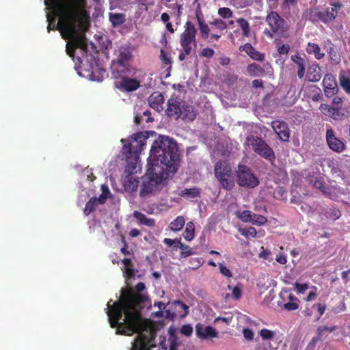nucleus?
Here are the masks:
<instances>
[{
	"mask_svg": "<svg viewBox=\"0 0 350 350\" xmlns=\"http://www.w3.org/2000/svg\"><path fill=\"white\" fill-rule=\"evenodd\" d=\"M189 268L191 269H197L202 265L203 260L202 258H191L189 260Z\"/></svg>",
	"mask_w": 350,
	"mask_h": 350,
	"instance_id": "obj_47",
	"label": "nucleus"
},
{
	"mask_svg": "<svg viewBox=\"0 0 350 350\" xmlns=\"http://www.w3.org/2000/svg\"><path fill=\"white\" fill-rule=\"evenodd\" d=\"M85 0H56L54 6L60 20L57 28L64 39H70L75 49L88 50L84 34H77V29L85 31L90 25V16L83 8Z\"/></svg>",
	"mask_w": 350,
	"mask_h": 350,
	"instance_id": "obj_3",
	"label": "nucleus"
},
{
	"mask_svg": "<svg viewBox=\"0 0 350 350\" xmlns=\"http://www.w3.org/2000/svg\"><path fill=\"white\" fill-rule=\"evenodd\" d=\"M185 224V219L183 216H178L170 224V228L174 232L180 231L183 229Z\"/></svg>",
	"mask_w": 350,
	"mask_h": 350,
	"instance_id": "obj_34",
	"label": "nucleus"
},
{
	"mask_svg": "<svg viewBox=\"0 0 350 350\" xmlns=\"http://www.w3.org/2000/svg\"><path fill=\"white\" fill-rule=\"evenodd\" d=\"M265 21L270 27V30L264 31V33L268 37L272 38L275 35L280 38H287L289 36V25L277 12L271 11L267 15Z\"/></svg>",
	"mask_w": 350,
	"mask_h": 350,
	"instance_id": "obj_4",
	"label": "nucleus"
},
{
	"mask_svg": "<svg viewBox=\"0 0 350 350\" xmlns=\"http://www.w3.org/2000/svg\"><path fill=\"white\" fill-rule=\"evenodd\" d=\"M145 288L144 283L139 282L135 286L137 293L122 289L119 300L111 304V299L107 304L109 321L112 328H116V334H138L131 350H146L155 337L154 325L150 320L144 319L140 312L144 299L139 293Z\"/></svg>",
	"mask_w": 350,
	"mask_h": 350,
	"instance_id": "obj_1",
	"label": "nucleus"
},
{
	"mask_svg": "<svg viewBox=\"0 0 350 350\" xmlns=\"http://www.w3.org/2000/svg\"><path fill=\"white\" fill-rule=\"evenodd\" d=\"M237 23L242 30V34L245 37H249L250 35V26L247 20L240 18L237 20Z\"/></svg>",
	"mask_w": 350,
	"mask_h": 350,
	"instance_id": "obj_36",
	"label": "nucleus"
},
{
	"mask_svg": "<svg viewBox=\"0 0 350 350\" xmlns=\"http://www.w3.org/2000/svg\"><path fill=\"white\" fill-rule=\"evenodd\" d=\"M291 60L297 66V76L299 79H302L306 72V60L298 53L292 55Z\"/></svg>",
	"mask_w": 350,
	"mask_h": 350,
	"instance_id": "obj_21",
	"label": "nucleus"
},
{
	"mask_svg": "<svg viewBox=\"0 0 350 350\" xmlns=\"http://www.w3.org/2000/svg\"><path fill=\"white\" fill-rule=\"evenodd\" d=\"M164 100V97L160 92H153L148 98L150 107L159 112L163 109Z\"/></svg>",
	"mask_w": 350,
	"mask_h": 350,
	"instance_id": "obj_18",
	"label": "nucleus"
},
{
	"mask_svg": "<svg viewBox=\"0 0 350 350\" xmlns=\"http://www.w3.org/2000/svg\"><path fill=\"white\" fill-rule=\"evenodd\" d=\"M321 111L334 120H342L347 116L340 107H331L327 104H322L320 106Z\"/></svg>",
	"mask_w": 350,
	"mask_h": 350,
	"instance_id": "obj_16",
	"label": "nucleus"
},
{
	"mask_svg": "<svg viewBox=\"0 0 350 350\" xmlns=\"http://www.w3.org/2000/svg\"><path fill=\"white\" fill-rule=\"evenodd\" d=\"M246 69L248 74L252 77H259L265 73V69L256 63L248 64Z\"/></svg>",
	"mask_w": 350,
	"mask_h": 350,
	"instance_id": "obj_29",
	"label": "nucleus"
},
{
	"mask_svg": "<svg viewBox=\"0 0 350 350\" xmlns=\"http://www.w3.org/2000/svg\"><path fill=\"white\" fill-rule=\"evenodd\" d=\"M194 224L192 221H189L186 225V228L184 232L183 233V236L186 241H191L194 238Z\"/></svg>",
	"mask_w": 350,
	"mask_h": 350,
	"instance_id": "obj_35",
	"label": "nucleus"
},
{
	"mask_svg": "<svg viewBox=\"0 0 350 350\" xmlns=\"http://www.w3.org/2000/svg\"><path fill=\"white\" fill-rule=\"evenodd\" d=\"M138 183L139 181L133 178V177L128 176L127 182L125 184V186L129 190L133 192L137 190Z\"/></svg>",
	"mask_w": 350,
	"mask_h": 350,
	"instance_id": "obj_45",
	"label": "nucleus"
},
{
	"mask_svg": "<svg viewBox=\"0 0 350 350\" xmlns=\"http://www.w3.org/2000/svg\"><path fill=\"white\" fill-rule=\"evenodd\" d=\"M170 336L169 338L170 342V349L169 350H177L178 342H177V337L174 333V331H172V327L170 329Z\"/></svg>",
	"mask_w": 350,
	"mask_h": 350,
	"instance_id": "obj_46",
	"label": "nucleus"
},
{
	"mask_svg": "<svg viewBox=\"0 0 350 350\" xmlns=\"http://www.w3.org/2000/svg\"><path fill=\"white\" fill-rule=\"evenodd\" d=\"M174 308L179 312V316L182 318L185 317L189 313V306L180 300H176L173 303Z\"/></svg>",
	"mask_w": 350,
	"mask_h": 350,
	"instance_id": "obj_32",
	"label": "nucleus"
},
{
	"mask_svg": "<svg viewBox=\"0 0 350 350\" xmlns=\"http://www.w3.org/2000/svg\"><path fill=\"white\" fill-rule=\"evenodd\" d=\"M271 127L280 140L284 142L289 141L290 130L286 122L274 120L271 122Z\"/></svg>",
	"mask_w": 350,
	"mask_h": 350,
	"instance_id": "obj_14",
	"label": "nucleus"
},
{
	"mask_svg": "<svg viewBox=\"0 0 350 350\" xmlns=\"http://www.w3.org/2000/svg\"><path fill=\"white\" fill-rule=\"evenodd\" d=\"M267 221V219L265 217L261 215L252 213V219L250 222L252 223L253 224L261 226L265 224Z\"/></svg>",
	"mask_w": 350,
	"mask_h": 350,
	"instance_id": "obj_43",
	"label": "nucleus"
},
{
	"mask_svg": "<svg viewBox=\"0 0 350 350\" xmlns=\"http://www.w3.org/2000/svg\"><path fill=\"white\" fill-rule=\"evenodd\" d=\"M179 153L176 142L167 136H160L152 145L146 173L148 181H143L139 195L151 193L155 185L165 180L178 170Z\"/></svg>",
	"mask_w": 350,
	"mask_h": 350,
	"instance_id": "obj_2",
	"label": "nucleus"
},
{
	"mask_svg": "<svg viewBox=\"0 0 350 350\" xmlns=\"http://www.w3.org/2000/svg\"><path fill=\"white\" fill-rule=\"evenodd\" d=\"M134 70L132 72L131 76L134 75ZM121 81L119 82L118 88L123 92H133L137 90L140 86V81L135 78H131L130 75L118 74Z\"/></svg>",
	"mask_w": 350,
	"mask_h": 350,
	"instance_id": "obj_12",
	"label": "nucleus"
},
{
	"mask_svg": "<svg viewBox=\"0 0 350 350\" xmlns=\"http://www.w3.org/2000/svg\"><path fill=\"white\" fill-rule=\"evenodd\" d=\"M295 286L297 291L299 293H304L305 291L308 288V285L307 284H299L296 282Z\"/></svg>",
	"mask_w": 350,
	"mask_h": 350,
	"instance_id": "obj_60",
	"label": "nucleus"
},
{
	"mask_svg": "<svg viewBox=\"0 0 350 350\" xmlns=\"http://www.w3.org/2000/svg\"><path fill=\"white\" fill-rule=\"evenodd\" d=\"M220 273L226 278H231L232 276V271L226 267L224 262H219L218 264Z\"/></svg>",
	"mask_w": 350,
	"mask_h": 350,
	"instance_id": "obj_52",
	"label": "nucleus"
},
{
	"mask_svg": "<svg viewBox=\"0 0 350 350\" xmlns=\"http://www.w3.org/2000/svg\"><path fill=\"white\" fill-rule=\"evenodd\" d=\"M214 54H215V51L213 49L206 47V48L203 49L200 51V56L211 58L214 55Z\"/></svg>",
	"mask_w": 350,
	"mask_h": 350,
	"instance_id": "obj_54",
	"label": "nucleus"
},
{
	"mask_svg": "<svg viewBox=\"0 0 350 350\" xmlns=\"http://www.w3.org/2000/svg\"><path fill=\"white\" fill-rule=\"evenodd\" d=\"M258 334L263 340H272L275 336L273 332L265 328L260 330Z\"/></svg>",
	"mask_w": 350,
	"mask_h": 350,
	"instance_id": "obj_48",
	"label": "nucleus"
},
{
	"mask_svg": "<svg viewBox=\"0 0 350 350\" xmlns=\"http://www.w3.org/2000/svg\"><path fill=\"white\" fill-rule=\"evenodd\" d=\"M252 87L254 88H264L263 81L262 79H254L252 83Z\"/></svg>",
	"mask_w": 350,
	"mask_h": 350,
	"instance_id": "obj_64",
	"label": "nucleus"
},
{
	"mask_svg": "<svg viewBox=\"0 0 350 350\" xmlns=\"http://www.w3.org/2000/svg\"><path fill=\"white\" fill-rule=\"evenodd\" d=\"M214 172L215 178L224 189L230 191L234 187L233 172L230 165L226 161H218L215 165Z\"/></svg>",
	"mask_w": 350,
	"mask_h": 350,
	"instance_id": "obj_5",
	"label": "nucleus"
},
{
	"mask_svg": "<svg viewBox=\"0 0 350 350\" xmlns=\"http://www.w3.org/2000/svg\"><path fill=\"white\" fill-rule=\"evenodd\" d=\"M196 334L198 338L204 340L218 336V332L215 328L210 325L206 326L200 323L196 325Z\"/></svg>",
	"mask_w": 350,
	"mask_h": 350,
	"instance_id": "obj_15",
	"label": "nucleus"
},
{
	"mask_svg": "<svg viewBox=\"0 0 350 350\" xmlns=\"http://www.w3.org/2000/svg\"><path fill=\"white\" fill-rule=\"evenodd\" d=\"M325 137L327 146L332 150L340 153L345 150L346 145L342 140L336 136L335 133L332 128L327 129Z\"/></svg>",
	"mask_w": 350,
	"mask_h": 350,
	"instance_id": "obj_13",
	"label": "nucleus"
},
{
	"mask_svg": "<svg viewBox=\"0 0 350 350\" xmlns=\"http://www.w3.org/2000/svg\"><path fill=\"white\" fill-rule=\"evenodd\" d=\"M211 24L216 26L220 30H224L227 28L226 23L221 19H215Z\"/></svg>",
	"mask_w": 350,
	"mask_h": 350,
	"instance_id": "obj_55",
	"label": "nucleus"
},
{
	"mask_svg": "<svg viewBox=\"0 0 350 350\" xmlns=\"http://www.w3.org/2000/svg\"><path fill=\"white\" fill-rule=\"evenodd\" d=\"M306 51L308 54H313L316 59H321L325 57V53L321 52L320 46L313 42H308Z\"/></svg>",
	"mask_w": 350,
	"mask_h": 350,
	"instance_id": "obj_27",
	"label": "nucleus"
},
{
	"mask_svg": "<svg viewBox=\"0 0 350 350\" xmlns=\"http://www.w3.org/2000/svg\"><path fill=\"white\" fill-rule=\"evenodd\" d=\"M228 288L229 290L232 289V295L234 299L238 300L241 297V296H242V286L240 284H237V286H235L233 288H232V286L230 285H228Z\"/></svg>",
	"mask_w": 350,
	"mask_h": 350,
	"instance_id": "obj_42",
	"label": "nucleus"
},
{
	"mask_svg": "<svg viewBox=\"0 0 350 350\" xmlns=\"http://www.w3.org/2000/svg\"><path fill=\"white\" fill-rule=\"evenodd\" d=\"M321 340L319 338H317V336L313 337L311 340L310 341L309 344L307 346L308 350H314L315 348V346L317 343Z\"/></svg>",
	"mask_w": 350,
	"mask_h": 350,
	"instance_id": "obj_62",
	"label": "nucleus"
},
{
	"mask_svg": "<svg viewBox=\"0 0 350 350\" xmlns=\"http://www.w3.org/2000/svg\"><path fill=\"white\" fill-rule=\"evenodd\" d=\"M161 59L163 64L170 65L172 63L171 58L165 53L163 49L161 50Z\"/></svg>",
	"mask_w": 350,
	"mask_h": 350,
	"instance_id": "obj_58",
	"label": "nucleus"
},
{
	"mask_svg": "<svg viewBox=\"0 0 350 350\" xmlns=\"http://www.w3.org/2000/svg\"><path fill=\"white\" fill-rule=\"evenodd\" d=\"M181 102L176 98L171 97L167 100V108L165 113L168 117L179 118L181 116Z\"/></svg>",
	"mask_w": 350,
	"mask_h": 350,
	"instance_id": "obj_17",
	"label": "nucleus"
},
{
	"mask_svg": "<svg viewBox=\"0 0 350 350\" xmlns=\"http://www.w3.org/2000/svg\"><path fill=\"white\" fill-rule=\"evenodd\" d=\"M122 263L124 265V274L126 278H131L135 276V271L133 269V263L129 258H124Z\"/></svg>",
	"mask_w": 350,
	"mask_h": 350,
	"instance_id": "obj_31",
	"label": "nucleus"
},
{
	"mask_svg": "<svg viewBox=\"0 0 350 350\" xmlns=\"http://www.w3.org/2000/svg\"><path fill=\"white\" fill-rule=\"evenodd\" d=\"M109 21L113 27H116L126 21V16L122 13H109Z\"/></svg>",
	"mask_w": 350,
	"mask_h": 350,
	"instance_id": "obj_30",
	"label": "nucleus"
},
{
	"mask_svg": "<svg viewBox=\"0 0 350 350\" xmlns=\"http://www.w3.org/2000/svg\"><path fill=\"white\" fill-rule=\"evenodd\" d=\"M132 57V53L127 48L121 47L119 51L116 64L118 65L117 68L118 74L132 75L134 70L133 68L128 66V63Z\"/></svg>",
	"mask_w": 350,
	"mask_h": 350,
	"instance_id": "obj_10",
	"label": "nucleus"
},
{
	"mask_svg": "<svg viewBox=\"0 0 350 350\" xmlns=\"http://www.w3.org/2000/svg\"><path fill=\"white\" fill-rule=\"evenodd\" d=\"M326 215L328 218L336 220L341 216V213L339 209L332 208L326 212Z\"/></svg>",
	"mask_w": 350,
	"mask_h": 350,
	"instance_id": "obj_49",
	"label": "nucleus"
},
{
	"mask_svg": "<svg viewBox=\"0 0 350 350\" xmlns=\"http://www.w3.org/2000/svg\"><path fill=\"white\" fill-rule=\"evenodd\" d=\"M247 140L255 153L271 162L275 159L274 151L261 137L251 135L247 137Z\"/></svg>",
	"mask_w": 350,
	"mask_h": 350,
	"instance_id": "obj_7",
	"label": "nucleus"
},
{
	"mask_svg": "<svg viewBox=\"0 0 350 350\" xmlns=\"http://www.w3.org/2000/svg\"><path fill=\"white\" fill-rule=\"evenodd\" d=\"M321 191H322L324 194L331 198V192L330 189L327 185L323 182L322 183V187L319 189Z\"/></svg>",
	"mask_w": 350,
	"mask_h": 350,
	"instance_id": "obj_63",
	"label": "nucleus"
},
{
	"mask_svg": "<svg viewBox=\"0 0 350 350\" xmlns=\"http://www.w3.org/2000/svg\"><path fill=\"white\" fill-rule=\"evenodd\" d=\"M91 70L88 76L92 81H101L103 79L104 75L106 70L98 66L97 63L95 62L94 66L92 64H90Z\"/></svg>",
	"mask_w": 350,
	"mask_h": 350,
	"instance_id": "obj_24",
	"label": "nucleus"
},
{
	"mask_svg": "<svg viewBox=\"0 0 350 350\" xmlns=\"http://www.w3.org/2000/svg\"><path fill=\"white\" fill-rule=\"evenodd\" d=\"M342 4L336 3L332 4V7L327 8L324 10L314 12V16L324 23L332 22L337 16L338 11L341 9Z\"/></svg>",
	"mask_w": 350,
	"mask_h": 350,
	"instance_id": "obj_11",
	"label": "nucleus"
},
{
	"mask_svg": "<svg viewBox=\"0 0 350 350\" xmlns=\"http://www.w3.org/2000/svg\"><path fill=\"white\" fill-rule=\"evenodd\" d=\"M98 205V203L96 200V198H92L89 200V201L86 203L85 208H83V213L84 214L88 216L89 215L92 211H94L97 206Z\"/></svg>",
	"mask_w": 350,
	"mask_h": 350,
	"instance_id": "obj_38",
	"label": "nucleus"
},
{
	"mask_svg": "<svg viewBox=\"0 0 350 350\" xmlns=\"http://www.w3.org/2000/svg\"><path fill=\"white\" fill-rule=\"evenodd\" d=\"M181 196H190L192 198H196L200 195V189L197 187L185 189L180 191Z\"/></svg>",
	"mask_w": 350,
	"mask_h": 350,
	"instance_id": "obj_41",
	"label": "nucleus"
},
{
	"mask_svg": "<svg viewBox=\"0 0 350 350\" xmlns=\"http://www.w3.org/2000/svg\"><path fill=\"white\" fill-rule=\"evenodd\" d=\"M239 50L245 51L252 59L256 61H262L265 59L264 54L257 51L250 43H246L239 47Z\"/></svg>",
	"mask_w": 350,
	"mask_h": 350,
	"instance_id": "obj_20",
	"label": "nucleus"
},
{
	"mask_svg": "<svg viewBox=\"0 0 350 350\" xmlns=\"http://www.w3.org/2000/svg\"><path fill=\"white\" fill-rule=\"evenodd\" d=\"M147 137L142 132L137 133L132 137V142L129 139H122L123 150L127 158L137 157L144 146L146 145Z\"/></svg>",
	"mask_w": 350,
	"mask_h": 350,
	"instance_id": "obj_6",
	"label": "nucleus"
},
{
	"mask_svg": "<svg viewBox=\"0 0 350 350\" xmlns=\"http://www.w3.org/2000/svg\"><path fill=\"white\" fill-rule=\"evenodd\" d=\"M241 233L246 238L256 237L257 234L256 230L254 227H249L247 228L241 229Z\"/></svg>",
	"mask_w": 350,
	"mask_h": 350,
	"instance_id": "obj_51",
	"label": "nucleus"
},
{
	"mask_svg": "<svg viewBox=\"0 0 350 350\" xmlns=\"http://www.w3.org/2000/svg\"><path fill=\"white\" fill-rule=\"evenodd\" d=\"M308 181L310 185L318 189L322 187V183L324 182L322 178L314 175H309L308 176Z\"/></svg>",
	"mask_w": 350,
	"mask_h": 350,
	"instance_id": "obj_40",
	"label": "nucleus"
},
{
	"mask_svg": "<svg viewBox=\"0 0 350 350\" xmlns=\"http://www.w3.org/2000/svg\"><path fill=\"white\" fill-rule=\"evenodd\" d=\"M75 49H76L75 46H73V44H72L71 41L67 43L66 52L70 57H74Z\"/></svg>",
	"mask_w": 350,
	"mask_h": 350,
	"instance_id": "obj_61",
	"label": "nucleus"
},
{
	"mask_svg": "<svg viewBox=\"0 0 350 350\" xmlns=\"http://www.w3.org/2000/svg\"><path fill=\"white\" fill-rule=\"evenodd\" d=\"M237 217L243 222H250L252 219V213L250 211L237 212Z\"/></svg>",
	"mask_w": 350,
	"mask_h": 350,
	"instance_id": "obj_44",
	"label": "nucleus"
},
{
	"mask_svg": "<svg viewBox=\"0 0 350 350\" xmlns=\"http://www.w3.org/2000/svg\"><path fill=\"white\" fill-rule=\"evenodd\" d=\"M196 19L202 39L206 40L210 36V28L206 23L201 12L196 13Z\"/></svg>",
	"mask_w": 350,
	"mask_h": 350,
	"instance_id": "obj_23",
	"label": "nucleus"
},
{
	"mask_svg": "<svg viewBox=\"0 0 350 350\" xmlns=\"http://www.w3.org/2000/svg\"><path fill=\"white\" fill-rule=\"evenodd\" d=\"M185 29L180 36V44L184 51L191 54L192 46H196L197 29L195 25L190 21H187L184 26Z\"/></svg>",
	"mask_w": 350,
	"mask_h": 350,
	"instance_id": "obj_8",
	"label": "nucleus"
},
{
	"mask_svg": "<svg viewBox=\"0 0 350 350\" xmlns=\"http://www.w3.org/2000/svg\"><path fill=\"white\" fill-rule=\"evenodd\" d=\"M307 79L310 82H318L321 80L322 75L319 64H312L307 71Z\"/></svg>",
	"mask_w": 350,
	"mask_h": 350,
	"instance_id": "obj_22",
	"label": "nucleus"
},
{
	"mask_svg": "<svg viewBox=\"0 0 350 350\" xmlns=\"http://www.w3.org/2000/svg\"><path fill=\"white\" fill-rule=\"evenodd\" d=\"M237 183L240 187L254 188L259 184L258 178L252 173L250 167L239 164L236 171Z\"/></svg>",
	"mask_w": 350,
	"mask_h": 350,
	"instance_id": "obj_9",
	"label": "nucleus"
},
{
	"mask_svg": "<svg viewBox=\"0 0 350 350\" xmlns=\"http://www.w3.org/2000/svg\"><path fill=\"white\" fill-rule=\"evenodd\" d=\"M288 299L289 301L284 304L282 308L288 311H293L297 310L299 307V299L292 294H289Z\"/></svg>",
	"mask_w": 350,
	"mask_h": 350,
	"instance_id": "obj_33",
	"label": "nucleus"
},
{
	"mask_svg": "<svg viewBox=\"0 0 350 350\" xmlns=\"http://www.w3.org/2000/svg\"><path fill=\"white\" fill-rule=\"evenodd\" d=\"M290 45L288 44H283L278 46V52L280 55H286L290 51Z\"/></svg>",
	"mask_w": 350,
	"mask_h": 350,
	"instance_id": "obj_59",
	"label": "nucleus"
},
{
	"mask_svg": "<svg viewBox=\"0 0 350 350\" xmlns=\"http://www.w3.org/2000/svg\"><path fill=\"white\" fill-rule=\"evenodd\" d=\"M133 216L140 225H144L148 227H154L155 226V220L154 219L148 218L146 215L141 212L137 211H134Z\"/></svg>",
	"mask_w": 350,
	"mask_h": 350,
	"instance_id": "obj_26",
	"label": "nucleus"
},
{
	"mask_svg": "<svg viewBox=\"0 0 350 350\" xmlns=\"http://www.w3.org/2000/svg\"><path fill=\"white\" fill-rule=\"evenodd\" d=\"M218 14L224 18H230L233 16L232 10L226 7L219 8Z\"/></svg>",
	"mask_w": 350,
	"mask_h": 350,
	"instance_id": "obj_50",
	"label": "nucleus"
},
{
	"mask_svg": "<svg viewBox=\"0 0 350 350\" xmlns=\"http://www.w3.org/2000/svg\"><path fill=\"white\" fill-rule=\"evenodd\" d=\"M243 334L244 338L247 340H252L254 339V332L252 329L249 328H243Z\"/></svg>",
	"mask_w": 350,
	"mask_h": 350,
	"instance_id": "obj_57",
	"label": "nucleus"
},
{
	"mask_svg": "<svg viewBox=\"0 0 350 350\" xmlns=\"http://www.w3.org/2000/svg\"><path fill=\"white\" fill-rule=\"evenodd\" d=\"M323 85L326 96L335 94L336 83L334 77L332 74L327 73L325 75L323 80Z\"/></svg>",
	"mask_w": 350,
	"mask_h": 350,
	"instance_id": "obj_19",
	"label": "nucleus"
},
{
	"mask_svg": "<svg viewBox=\"0 0 350 350\" xmlns=\"http://www.w3.org/2000/svg\"><path fill=\"white\" fill-rule=\"evenodd\" d=\"M180 333L186 336H190L193 333V327L189 324L183 325L180 328Z\"/></svg>",
	"mask_w": 350,
	"mask_h": 350,
	"instance_id": "obj_53",
	"label": "nucleus"
},
{
	"mask_svg": "<svg viewBox=\"0 0 350 350\" xmlns=\"http://www.w3.org/2000/svg\"><path fill=\"white\" fill-rule=\"evenodd\" d=\"M327 52L332 62H334L335 64H338L340 62V56L336 46H329L327 49Z\"/></svg>",
	"mask_w": 350,
	"mask_h": 350,
	"instance_id": "obj_39",
	"label": "nucleus"
},
{
	"mask_svg": "<svg viewBox=\"0 0 350 350\" xmlns=\"http://www.w3.org/2000/svg\"><path fill=\"white\" fill-rule=\"evenodd\" d=\"M338 79L342 88L348 94H350V77L347 72L341 70L339 72Z\"/></svg>",
	"mask_w": 350,
	"mask_h": 350,
	"instance_id": "obj_28",
	"label": "nucleus"
},
{
	"mask_svg": "<svg viewBox=\"0 0 350 350\" xmlns=\"http://www.w3.org/2000/svg\"><path fill=\"white\" fill-rule=\"evenodd\" d=\"M177 243H178V248L181 250L180 258H185L195 254L189 245L182 243L180 239L177 241Z\"/></svg>",
	"mask_w": 350,
	"mask_h": 350,
	"instance_id": "obj_37",
	"label": "nucleus"
},
{
	"mask_svg": "<svg viewBox=\"0 0 350 350\" xmlns=\"http://www.w3.org/2000/svg\"><path fill=\"white\" fill-rule=\"evenodd\" d=\"M197 116L193 106L183 105L181 109V117L184 121L193 122Z\"/></svg>",
	"mask_w": 350,
	"mask_h": 350,
	"instance_id": "obj_25",
	"label": "nucleus"
},
{
	"mask_svg": "<svg viewBox=\"0 0 350 350\" xmlns=\"http://www.w3.org/2000/svg\"><path fill=\"white\" fill-rule=\"evenodd\" d=\"M46 17H47V21L49 23L48 26H47L48 32H50L51 30H52V29H58L57 28V25H56V27H55L54 25L52 26L53 23L55 22V18L53 16H52L50 14H47Z\"/></svg>",
	"mask_w": 350,
	"mask_h": 350,
	"instance_id": "obj_56",
	"label": "nucleus"
}]
</instances>
